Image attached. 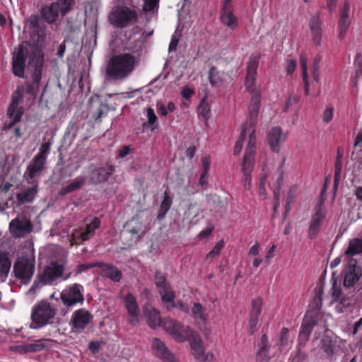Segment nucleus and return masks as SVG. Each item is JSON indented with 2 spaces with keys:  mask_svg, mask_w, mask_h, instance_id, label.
Instances as JSON below:
<instances>
[{
  "mask_svg": "<svg viewBox=\"0 0 362 362\" xmlns=\"http://www.w3.org/2000/svg\"><path fill=\"white\" fill-rule=\"evenodd\" d=\"M56 250L58 252V256L55 257L44 271L39 274V281L34 282L29 289L30 293H34L37 289L41 287L42 284L51 285L59 278L66 281L71 277V272L68 271L67 266L68 252L62 247H57Z\"/></svg>",
  "mask_w": 362,
  "mask_h": 362,
  "instance_id": "obj_1",
  "label": "nucleus"
},
{
  "mask_svg": "<svg viewBox=\"0 0 362 362\" xmlns=\"http://www.w3.org/2000/svg\"><path fill=\"white\" fill-rule=\"evenodd\" d=\"M259 59V54H252L250 57L245 81L247 90L252 94L251 102L248 106L247 113L250 125L257 122L260 107V90L259 86L255 82Z\"/></svg>",
  "mask_w": 362,
  "mask_h": 362,
  "instance_id": "obj_2",
  "label": "nucleus"
},
{
  "mask_svg": "<svg viewBox=\"0 0 362 362\" xmlns=\"http://www.w3.org/2000/svg\"><path fill=\"white\" fill-rule=\"evenodd\" d=\"M139 64V58L130 53L113 56L107 64V77L114 81H122L129 77Z\"/></svg>",
  "mask_w": 362,
  "mask_h": 362,
  "instance_id": "obj_3",
  "label": "nucleus"
},
{
  "mask_svg": "<svg viewBox=\"0 0 362 362\" xmlns=\"http://www.w3.org/2000/svg\"><path fill=\"white\" fill-rule=\"evenodd\" d=\"M51 143H42L38 150V153L34 156L28 164L25 173V177L28 183L35 184L38 182L39 177L45 169L47 156L50 153Z\"/></svg>",
  "mask_w": 362,
  "mask_h": 362,
  "instance_id": "obj_4",
  "label": "nucleus"
},
{
  "mask_svg": "<svg viewBox=\"0 0 362 362\" xmlns=\"http://www.w3.org/2000/svg\"><path fill=\"white\" fill-rule=\"evenodd\" d=\"M35 263V257L32 255L18 257L13 264L15 276L24 284L30 282L34 274Z\"/></svg>",
  "mask_w": 362,
  "mask_h": 362,
  "instance_id": "obj_5",
  "label": "nucleus"
},
{
  "mask_svg": "<svg viewBox=\"0 0 362 362\" xmlns=\"http://www.w3.org/2000/svg\"><path fill=\"white\" fill-rule=\"evenodd\" d=\"M137 18L138 15L135 10L127 6H118L110 13L109 21L114 26L124 28L136 23Z\"/></svg>",
  "mask_w": 362,
  "mask_h": 362,
  "instance_id": "obj_6",
  "label": "nucleus"
},
{
  "mask_svg": "<svg viewBox=\"0 0 362 362\" xmlns=\"http://www.w3.org/2000/svg\"><path fill=\"white\" fill-rule=\"evenodd\" d=\"M100 226V219L98 218H94L90 223H87L84 226L73 230L69 237L70 245L73 246L90 240L93 237L95 230L98 228Z\"/></svg>",
  "mask_w": 362,
  "mask_h": 362,
  "instance_id": "obj_7",
  "label": "nucleus"
},
{
  "mask_svg": "<svg viewBox=\"0 0 362 362\" xmlns=\"http://www.w3.org/2000/svg\"><path fill=\"white\" fill-rule=\"evenodd\" d=\"M29 66L33 69V84L28 88V93L34 95L38 90L44 67L43 55L40 52L36 51L31 54L29 58Z\"/></svg>",
  "mask_w": 362,
  "mask_h": 362,
  "instance_id": "obj_8",
  "label": "nucleus"
},
{
  "mask_svg": "<svg viewBox=\"0 0 362 362\" xmlns=\"http://www.w3.org/2000/svg\"><path fill=\"white\" fill-rule=\"evenodd\" d=\"M164 329L168 332L174 339L182 342L189 338V334L193 333V329L189 327L183 326L178 321L167 318L162 322Z\"/></svg>",
  "mask_w": 362,
  "mask_h": 362,
  "instance_id": "obj_9",
  "label": "nucleus"
},
{
  "mask_svg": "<svg viewBox=\"0 0 362 362\" xmlns=\"http://www.w3.org/2000/svg\"><path fill=\"white\" fill-rule=\"evenodd\" d=\"M331 293L333 301L337 303L336 310L339 313L349 311L355 303L353 296L345 293V292L338 286L337 282L333 283Z\"/></svg>",
  "mask_w": 362,
  "mask_h": 362,
  "instance_id": "obj_10",
  "label": "nucleus"
},
{
  "mask_svg": "<svg viewBox=\"0 0 362 362\" xmlns=\"http://www.w3.org/2000/svg\"><path fill=\"white\" fill-rule=\"evenodd\" d=\"M30 220L24 214H18L9 223V231L14 238H24L33 230Z\"/></svg>",
  "mask_w": 362,
  "mask_h": 362,
  "instance_id": "obj_11",
  "label": "nucleus"
},
{
  "mask_svg": "<svg viewBox=\"0 0 362 362\" xmlns=\"http://www.w3.org/2000/svg\"><path fill=\"white\" fill-rule=\"evenodd\" d=\"M255 130L252 129L250 133V140L248 141L247 148L245 152V156L241 163V170L244 176H246V180L248 175H250L253 165L255 163V144L256 137L255 136Z\"/></svg>",
  "mask_w": 362,
  "mask_h": 362,
  "instance_id": "obj_12",
  "label": "nucleus"
},
{
  "mask_svg": "<svg viewBox=\"0 0 362 362\" xmlns=\"http://www.w3.org/2000/svg\"><path fill=\"white\" fill-rule=\"evenodd\" d=\"M83 288L78 284H74L65 288L60 294L63 304L67 307L74 306L77 303H82L84 300L83 295Z\"/></svg>",
  "mask_w": 362,
  "mask_h": 362,
  "instance_id": "obj_13",
  "label": "nucleus"
},
{
  "mask_svg": "<svg viewBox=\"0 0 362 362\" xmlns=\"http://www.w3.org/2000/svg\"><path fill=\"white\" fill-rule=\"evenodd\" d=\"M122 298L129 316V324L132 326H137L139 322L140 309L136 297L129 292Z\"/></svg>",
  "mask_w": 362,
  "mask_h": 362,
  "instance_id": "obj_14",
  "label": "nucleus"
},
{
  "mask_svg": "<svg viewBox=\"0 0 362 362\" xmlns=\"http://www.w3.org/2000/svg\"><path fill=\"white\" fill-rule=\"evenodd\" d=\"M56 313L47 303H40L32 313V320L40 325H45L47 322L55 315Z\"/></svg>",
  "mask_w": 362,
  "mask_h": 362,
  "instance_id": "obj_15",
  "label": "nucleus"
},
{
  "mask_svg": "<svg viewBox=\"0 0 362 362\" xmlns=\"http://www.w3.org/2000/svg\"><path fill=\"white\" fill-rule=\"evenodd\" d=\"M28 55L27 49L19 46L13 52L12 68L15 76L21 78L24 77L25 63Z\"/></svg>",
  "mask_w": 362,
  "mask_h": 362,
  "instance_id": "obj_16",
  "label": "nucleus"
},
{
  "mask_svg": "<svg viewBox=\"0 0 362 362\" xmlns=\"http://www.w3.org/2000/svg\"><path fill=\"white\" fill-rule=\"evenodd\" d=\"M356 264L355 259L348 258L346 273L344 279V286L346 288L353 286L361 276V269Z\"/></svg>",
  "mask_w": 362,
  "mask_h": 362,
  "instance_id": "obj_17",
  "label": "nucleus"
},
{
  "mask_svg": "<svg viewBox=\"0 0 362 362\" xmlns=\"http://www.w3.org/2000/svg\"><path fill=\"white\" fill-rule=\"evenodd\" d=\"M156 285L158 288L159 293L161 296L163 302L173 303L175 295L171 290L169 284L166 281L165 277L161 272H156L155 275Z\"/></svg>",
  "mask_w": 362,
  "mask_h": 362,
  "instance_id": "obj_18",
  "label": "nucleus"
},
{
  "mask_svg": "<svg viewBox=\"0 0 362 362\" xmlns=\"http://www.w3.org/2000/svg\"><path fill=\"white\" fill-rule=\"evenodd\" d=\"M92 320L91 314L83 309L76 310L71 317L72 329L77 332H81Z\"/></svg>",
  "mask_w": 362,
  "mask_h": 362,
  "instance_id": "obj_19",
  "label": "nucleus"
},
{
  "mask_svg": "<svg viewBox=\"0 0 362 362\" xmlns=\"http://www.w3.org/2000/svg\"><path fill=\"white\" fill-rule=\"evenodd\" d=\"M152 349L155 355L163 362H177L175 355L159 338L152 339Z\"/></svg>",
  "mask_w": 362,
  "mask_h": 362,
  "instance_id": "obj_20",
  "label": "nucleus"
},
{
  "mask_svg": "<svg viewBox=\"0 0 362 362\" xmlns=\"http://www.w3.org/2000/svg\"><path fill=\"white\" fill-rule=\"evenodd\" d=\"M112 173L113 168L108 164L100 167H94L89 175L90 182L92 184L104 182L107 180Z\"/></svg>",
  "mask_w": 362,
  "mask_h": 362,
  "instance_id": "obj_21",
  "label": "nucleus"
},
{
  "mask_svg": "<svg viewBox=\"0 0 362 362\" xmlns=\"http://www.w3.org/2000/svg\"><path fill=\"white\" fill-rule=\"evenodd\" d=\"M187 340H190V346L196 359L202 362L206 361L207 356L204 352V344L194 330L192 334H189V338Z\"/></svg>",
  "mask_w": 362,
  "mask_h": 362,
  "instance_id": "obj_22",
  "label": "nucleus"
},
{
  "mask_svg": "<svg viewBox=\"0 0 362 362\" xmlns=\"http://www.w3.org/2000/svg\"><path fill=\"white\" fill-rule=\"evenodd\" d=\"M286 134L279 127H273L269 134V144L274 152L280 151L281 145L285 141Z\"/></svg>",
  "mask_w": 362,
  "mask_h": 362,
  "instance_id": "obj_23",
  "label": "nucleus"
},
{
  "mask_svg": "<svg viewBox=\"0 0 362 362\" xmlns=\"http://www.w3.org/2000/svg\"><path fill=\"white\" fill-rule=\"evenodd\" d=\"M322 200L319 202L317 209L311 220L309 228V236L310 238H315L317 236L322 223L325 218V212L322 209Z\"/></svg>",
  "mask_w": 362,
  "mask_h": 362,
  "instance_id": "obj_24",
  "label": "nucleus"
},
{
  "mask_svg": "<svg viewBox=\"0 0 362 362\" xmlns=\"http://www.w3.org/2000/svg\"><path fill=\"white\" fill-rule=\"evenodd\" d=\"M309 27L311 32L312 40L315 45H320L322 42V21L319 14L313 16L309 22Z\"/></svg>",
  "mask_w": 362,
  "mask_h": 362,
  "instance_id": "obj_25",
  "label": "nucleus"
},
{
  "mask_svg": "<svg viewBox=\"0 0 362 362\" xmlns=\"http://www.w3.org/2000/svg\"><path fill=\"white\" fill-rule=\"evenodd\" d=\"M315 325L316 320L313 317L305 316L298 336L300 344L304 345L308 341L309 336Z\"/></svg>",
  "mask_w": 362,
  "mask_h": 362,
  "instance_id": "obj_26",
  "label": "nucleus"
},
{
  "mask_svg": "<svg viewBox=\"0 0 362 362\" xmlns=\"http://www.w3.org/2000/svg\"><path fill=\"white\" fill-rule=\"evenodd\" d=\"M23 114L22 107H18V101L17 99L13 98L12 103L10 104L8 109V115L13 119V121L8 125H5L6 130H11L15 123L19 122Z\"/></svg>",
  "mask_w": 362,
  "mask_h": 362,
  "instance_id": "obj_27",
  "label": "nucleus"
},
{
  "mask_svg": "<svg viewBox=\"0 0 362 362\" xmlns=\"http://www.w3.org/2000/svg\"><path fill=\"white\" fill-rule=\"evenodd\" d=\"M58 8V6L54 2L49 5L43 6L40 10L41 16L47 23H54L57 21L59 15H61V12Z\"/></svg>",
  "mask_w": 362,
  "mask_h": 362,
  "instance_id": "obj_28",
  "label": "nucleus"
},
{
  "mask_svg": "<svg viewBox=\"0 0 362 362\" xmlns=\"http://www.w3.org/2000/svg\"><path fill=\"white\" fill-rule=\"evenodd\" d=\"M135 225L124 232V235H129L131 237L132 243H137L141 240L146 233L145 228L143 224L136 218L132 221Z\"/></svg>",
  "mask_w": 362,
  "mask_h": 362,
  "instance_id": "obj_29",
  "label": "nucleus"
},
{
  "mask_svg": "<svg viewBox=\"0 0 362 362\" xmlns=\"http://www.w3.org/2000/svg\"><path fill=\"white\" fill-rule=\"evenodd\" d=\"M255 124L256 123H255L252 125H250L249 122V115H247L245 122L243 124L240 139L236 141L234 146L235 155L239 154L240 152L241 151L243 146V141L245 139L247 135H248V136L250 137L249 131L251 132L252 129L255 130L254 127Z\"/></svg>",
  "mask_w": 362,
  "mask_h": 362,
  "instance_id": "obj_30",
  "label": "nucleus"
},
{
  "mask_svg": "<svg viewBox=\"0 0 362 362\" xmlns=\"http://www.w3.org/2000/svg\"><path fill=\"white\" fill-rule=\"evenodd\" d=\"M33 185V187L17 194L16 199L20 204L30 203L35 199L37 193L38 182Z\"/></svg>",
  "mask_w": 362,
  "mask_h": 362,
  "instance_id": "obj_31",
  "label": "nucleus"
},
{
  "mask_svg": "<svg viewBox=\"0 0 362 362\" xmlns=\"http://www.w3.org/2000/svg\"><path fill=\"white\" fill-rule=\"evenodd\" d=\"M221 23L228 27L230 29L234 30L238 26V18L233 13L230 8L223 6L221 15Z\"/></svg>",
  "mask_w": 362,
  "mask_h": 362,
  "instance_id": "obj_32",
  "label": "nucleus"
},
{
  "mask_svg": "<svg viewBox=\"0 0 362 362\" xmlns=\"http://www.w3.org/2000/svg\"><path fill=\"white\" fill-rule=\"evenodd\" d=\"M144 316L147 324L151 328H156L162 324L159 312L153 308H146L144 311Z\"/></svg>",
  "mask_w": 362,
  "mask_h": 362,
  "instance_id": "obj_33",
  "label": "nucleus"
},
{
  "mask_svg": "<svg viewBox=\"0 0 362 362\" xmlns=\"http://www.w3.org/2000/svg\"><path fill=\"white\" fill-rule=\"evenodd\" d=\"M11 266V262L8 253L0 251V281L4 282L6 280Z\"/></svg>",
  "mask_w": 362,
  "mask_h": 362,
  "instance_id": "obj_34",
  "label": "nucleus"
},
{
  "mask_svg": "<svg viewBox=\"0 0 362 362\" xmlns=\"http://www.w3.org/2000/svg\"><path fill=\"white\" fill-rule=\"evenodd\" d=\"M101 267V274L103 276L110 279L112 281L118 282L122 278L121 272L114 266L103 264L100 267Z\"/></svg>",
  "mask_w": 362,
  "mask_h": 362,
  "instance_id": "obj_35",
  "label": "nucleus"
},
{
  "mask_svg": "<svg viewBox=\"0 0 362 362\" xmlns=\"http://www.w3.org/2000/svg\"><path fill=\"white\" fill-rule=\"evenodd\" d=\"M173 204V199L170 196L168 192L165 190L163 194V199L160 203V207L158 211L157 218L162 220L165 217V215L169 211Z\"/></svg>",
  "mask_w": 362,
  "mask_h": 362,
  "instance_id": "obj_36",
  "label": "nucleus"
},
{
  "mask_svg": "<svg viewBox=\"0 0 362 362\" xmlns=\"http://www.w3.org/2000/svg\"><path fill=\"white\" fill-rule=\"evenodd\" d=\"M362 252V240L361 238H353L349 240L347 249L344 255L353 257Z\"/></svg>",
  "mask_w": 362,
  "mask_h": 362,
  "instance_id": "obj_37",
  "label": "nucleus"
},
{
  "mask_svg": "<svg viewBox=\"0 0 362 362\" xmlns=\"http://www.w3.org/2000/svg\"><path fill=\"white\" fill-rule=\"evenodd\" d=\"M146 117L147 122H145L143 126L146 129H148L151 131L156 130L158 127V117L153 110L151 107L146 108Z\"/></svg>",
  "mask_w": 362,
  "mask_h": 362,
  "instance_id": "obj_38",
  "label": "nucleus"
},
{
  "mask_svg": "<svg viewBox=\"0 0 362 362\" xmlns=\"http://www.w3.org/2000/svg\"><path fill=\"white\" fill-rule=\"evenodd\" d=\"M193 317L195 321L198 323L205 322L208 319V314L206 313L205 309L203 306L199 303H195L192 309Z\"/></svg>",
  "mask_w": 362,
  "mask_h": 362,
  "instance_id": "obj_39",
  "label": "nucleus"
},
{
  "mask_svg": "<svg viewBox=\"0 0 362 362\" xmlns=\"http://www.w3.org/2000/svg\"><path fill=\"white\" fill-rule=\"evenodd\" d=\"M85 182L86 177L84 176L76 177L71 183L67 185L62 189V194H66L81 188L84 185Z\"/></svg>",
  "mask_w": 362,
  "mask_h": 362,
  "instance_id": "obj_40",
  "label": "nucleus"
},
{
  "mask_svg": "<svg viewBox=\"0 0 362 362\" xmlns=\"http://www.w3.org/2000/svg\"><path fill=\"white\" fill-rule=\"evenodd\" d=\"M223 74L219 72L215 67H211L209 73V80L212 86H219L223 81Z\"/></svg>",
  "mask_w": 362,
  "mask_h": 362,
  "instance_id": "obj_41",
  "label": "nucleus"
},
{
  "mask_svg": "<svg viewBox=\"0 0 362 362\" xmlns=\"http://www.w3.org/2000/svg\"><path fill=\"white\" fill-rule=\"evenodd\" d=\"M198 114L201 116L204 120H207L209 118L210 115V105L208 101L207 96L204 97L199 106H198Z\"/></svg>",
  "mask_w": 362,
  "mask_h": 362,
  "instance_id": "obj_42",
  "label": "nucleus"
},
{
  "mask_svg": "<svg viewBox=\"0 0 362 362\" xmlns=\"http://www.w3.org/2000/svg\"><path fill=\"white\" fill-rule=\"evenodd\" d=\"M54 3L58 6L61 16H64L73 8L75 0H56Z\"/></svg>",
  "mask_w": 362,
  "mask_h": 362,
  "instance_id": "obj_43",
  "label": "nucleus"
},
{
  "mask_svg": "<svg viewBox=\"0 0 362 362\" xmlns=\"http://www.w3.org/2000/svg\"><path fill=\"white\" fill-rule=\"evenodd\" d=\"M300 62L301 69L303 71V79L305 86V92L306 95L309 94V82H308V74L307 67V57L305 54H301L300 57Z\"/></svg>",
  "mask_w": 362,
  "mask_h": 362,
  "instance_id": "obj_44",
  "label": "nucleus"
},
{
  "mask_svg": "<svg viewBox=\"0 0 362 362\" xmlns=\"http://www.w3.org/2000/svg\"><path fill=\"white\" fill-rule=\"evenodd\" d=\"M26 26L30 29L32 33H37V42H39L41 35L38 33L39 32V23H38V18L36 16H31L29 18L26 20Z\"/></svg>",
  "mask_w": 362,
  "mask_h": 362,
  "instance_id": "obj_45",
  "label": "nucleus"
},
{
  "mask_svg": "<svg viewBox=\"0 0 362 362\" xmlns=\"http://www.w3.org/2000/svg\"><path fill=\"white\" fill-rule=\"evenodd\" d=\"M156 107L162 116H167L169 113L173 112L175 110V105L174 103L171 101L168 102L166 105L162 102H158Z\"/></svg>",
  "mask_w": 362,
  "mask_h": 362,
  "instance_id": "obj_46",
  "label": "nucleus"
},
{
  "mask_svg": "<svg viewBox=\"0 0 362 362\" xmlns=\"http://www.w3.org/2000/svg\"><path fill=\"white\" fill-rule=\"evenodd\" d=\"M44 348L45 345L37 341L20 346L21 351L23 353L37 352L42 350Z\"/></svg>",
  "mask_w": 362,
  "mask_h": 362,
  "instance_id": "obj_47",
  "label": "nucleus"
},
{
  "mask_svg": "<svg viewBox=\"0 0 362 362\" xmlns=\"http://www.w3.org/2000/svg\"><path fill=\"white\" fill-rule=\"evenodd\" d=\"M351 24V19H344V18H339V37L340 39H342L346 35L349 25Z\"/></svg>",
  "mask_w": 362,
  "mask_h": 362,
  "instance_id": "obj_48",
  "label": "nucleus"
},
{
  "mask_svg": "<svg viewBox=\"0 0 362 362\" xmlns=\"http://www.w3.org/2000/svg\"><path fill=\"white\" fill-rule=\"evenodd\" d=\"M223 246H224V241L223 240H221L216 244V245L214 247L212 250L207 254L206 259H212L215 258L216 257L220 255L221 251L222 250Z\"/></svg>",
  "mask_w": 362,
  "mask_h": 362,
  "instance_id": "obj_49",
  "label": "nucleus"
},
{
  "mask_svg": "<svg viewBox=\"0 0 362 362\" xmlns=\"http://www.w3.org/2000/svg\"><path fill=\"white\" fill-rule=\"evenodd\" d=\"M262 312V300L260 298L254 299L252 301V310L250 315L259 317Z\"/></svg>",
  "mask_w": 362,
  "mask_h": 362,
  "instance_id": "obj_50",
  "label": "nucleus"
},
{
  "mask_svg": "<svg viewBox=\"0 0 362 362\" xmlns=\"http://www.w3.org/2000/svg\"><path fill=\"white\" fill-rule=\"evenodd\" d=\"M279 345L284 348L288 345V329L283 327L279 335Z\"/></svg>",
  "mask_w": 362,
  "mask_h": 362,
  "instance_id": "obj_51",
  "label": "nucleus"
},
{
  "mask_svg": "<svg viewBox=\"0 0 362 362\" xmlns=\"http://www.w3.org/2000/svg\"><path fill=\"white\" fill-rule=\"evenodd\" d=\"M159 0H144L143 10L144 12L153 11L158 6Z\"/></svg>",
  "mask_w": 362,
  "mask_h": 362,
  "instance_id": "obj_52",
  "label": "nucleus"
},
{
  "mask_svg": "<svg viewBox=\"0 0 362 362\" xmlns=\"http://www.w3.org/2000/svg\"><path fill=\"white\" fill-rule=\"evenodd\" d=\"M257 356L262 360H267L269 358V347L267 344H259Z\"/></svg>",
  "mask_w": 362,
  "mask_h": 362,
  "instance_id": "obj_53",
  "label": "nucleus"
},
{
  "mask_svg": "<svg viewBox=\"0 0 362 362\" xmlns=\"http://www.w3.org/2000/svg\"><path fill=\"white\" fill-rule=\"evenodd\" d=\"M334 115V107L332 106H327L324 110L322 115V121L325 123H329L332 121Z\"/></svg>",
  "mask_w": 362,
  "mask_h": 362,
  "instance_id": "obj_54",
  "label": "nucleus"
},
{
  "mask_svg": "<svg viewBox=\"0 0 362 362\" xmlns=\"http://www.w3.org/2000/svg\"><path fill=\"white\" fill-rule=\"evenodd\" d=\"M339 18L351 19L350 4L347 1H344L343 7L340 9Z\"/></svg>",
  "mask_w": 362,
  "mask_h": 362,
  "instance_id": "obj_55",
  "label": "nucleus"
},
{
  "mask_svg": "<svg viewBox=\"0 0 362 362\" xmlns=\"http://www.w3.org/2000/svg\"><path fill=\"white\" fill-rule=\"evenodd\" d=\"M101 265H102V263L99 262L92 263V264H80L77 267V269H76L77 273L78 274L81 273L82 272H84L86 269L93 268V267H100Z\"/></svg>",
  "mask_w": 362,
  "mask_h": 362,
  "instance_id": "obj_56",
  "label": "nucleus"
},
{
  "mask_svg": "<svg viewBox=\"0 0 362 362\" xmlns=\"http://www.w3.org/2000/svg\"><path fill=\"white\" fill-rule=\"evenodd\" d=\"M179 42V37L176 33L171 37V40L169 45V52H175L177 49V46Z\"/></svg>",
  "mask_w": 362,
  "mask_h": 362,
  "instance_id": "obj_57",
  "label": "nucleus"
},
{
  "mask_svg": "<svg viewBox=\"0 0 362 362\" xmlns=\"http://www.w3.org/2000/svg\"><path fill=\"white\" fill-rule=\"evenodd\" d=\"M342 168L341 160H336L334 166V182L337 183L340 177Z\"/></svg>",
  "mask_w": 362,
  "mask_h": 362,
  "instance_id": "obj_58",
  "label": "nucleus"
},
{
  "mask_svg": "<svg viewBox=\"0 0 362 362\" xmlns=\"http://www.w3.org/2000/svg\"><path fill=\"white\" fill-rule=\"evenodd\" d=\"M258 321L259 317L250 315L249 323L251 334L254 333V332L256 331Z\"/></svg>",
  "mask_w": 362,
  "mask_h": 362,
  "instance_id": "obj_59",
  "label": "nucleus"
},
{
  "mask_svg": "<svg viewBox=\"0 0 362 362\" xmlns=\"http://www.w3.org/2000/svg\"><path fill=\"white\" fill-rule=\"evenodd\" d=\"M322 346L326 352L331 353L332 352L333 345L332 341L328 339H324L322 340Z\"/></svg>",
  "mask_w": 362,
  "mask_h": 362,
  "instance_id": "obj_60",
  "label": "nucleus"
},
{
  "mask_svg": "<svg viewBox=\"0 0 362 362\" xmlns=\"http://www.w3.org/2000/svg\"><path fill=\"white\" fill-rule=\"evenodd\" d=\"M100 344L99 341H91L89 343L88 348L93 354H95L99 351Z\"/></svg>",
  "mask_w": 362,
  "mask_h": 362,
  "instance_id": "obj_61",
  "label": "nucleus"
},
{
  "mask_svg": "<svg viewBox=\"0 0 362 362\" xmlns=\"http://www.w3.org/2000/svg\"><path fill=\"white\" fill-rule=\"evenodd\" d=\"M194 214V216H197L198 214V211L194 210V207L190 205L187 210L184 214V219H188L191 214Z\"/></svg>",
  "mask_w": 362,
  "mask_h": 362,
  "instance_id": "obj_62",
  "label": "nucleus"
},
{
  "mask_svg": "<svg viewBox=\"0 0 362 362\" xmlns=\"http://www.w3.org/2000/svg\"><path fill=\"white\" fill-rule=\"evenodd\" d=\"M259 243H255L249 250L248 255L250 256H257L259 254Z\"/></svg>",
  "mask_w": 362,
  "mask_h": 362,
  "instance_id": "obj_63",
  "label": "nucleus"
},
{
  "mask_svg": "<svg viewBox=\"0 0 362 362\" xmlns=\"http://www.w3.org/2000/svg\"><path fill=\"white\" fill-rule=\"evenodd\" d=\"M193 94L194 91L188 87H185L182 90V96L185 99H189Z\"/></svg>",
  "mask_w": 362,
  "mask_h": 362,
  "instance_id": "obj_64",
  "label": "nucleus"
}]
</instances>
